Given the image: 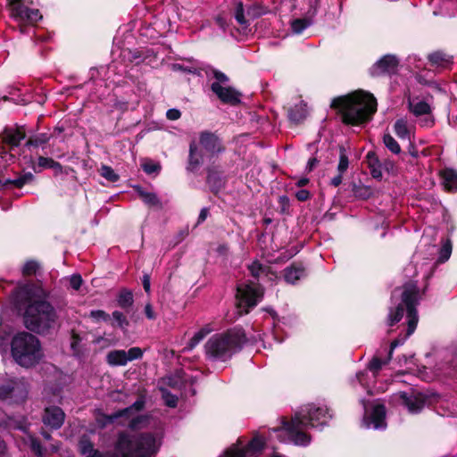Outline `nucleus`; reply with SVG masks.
<instances>
[{"instance_id": "f03ea898", "label": "nucleus", "mask_w": 457, "mask_h": 457, "mask_svg": "<svg viewBox=\"0 0 457 457\" xmlns=\"http://www.w3.org/2000/svg\"><path fill=\"white\" fill-rule=\"evenodd\" d=\"M79 446L85 457H151L159 448L157 440L153 435H131L129 433L119 435L115 450L112 453L101 454L86 438L79 441Z\"/></svg>"}, {"instance_id": "de8ad7c7", "label": "nucleus", "mask_w": 457, "mask_h": 457, "mask_svg": "<svg viewBox=\"0 0 457 457\" xmlns=\"http://www.w3.org/2000/svg\"><path fill=\"white\" fill-rule=\"evenodd\" d=\"M49 140V137L46 134H39L31 137L28 140L27 145L29 146H39L46 144Z\"/></svg>"}, {"instance_id": "680f3d73", "label": "nucleus", "mask_w": 457, "mask_h": 457, "mask_svg": "<svg viewBox=\"0 0 457 457\" xmlns=\"http://www.w3.org/2000/svg\"><path fill=\"white\" fill-rule=\"evenodd\" d=\"M295 196L299 201H306L310 197V193L305 189H301L296 192Z\"/></svg>"}, {"instance_id": "c85d7f7f", "label": "nucleus", "mask_w": 457, "mask_h": 457, "mask_svg": "<svg viewBox=\"0 0 457 457\" xmlns=\"http://www.w3.org/2000/svg\"><path fill=\"white\" fill-rule=\"evenodd\" d=\"M304 276V270L297 266H290L284 270V278L287 283L295 284Z\"/></svg>"}, {"instance_id": "2eb2a0df", "label": "nucleus", "mask_w": 457, "mask_h": 457, "mask_svg": "<svg viewBox=\"0 0 457 457\" xmlns=\"http://www.w3.org/2000/svg\"><path fill=\"white\" fill-rule=\"evenodd\" d=\"M437 397L436 395H428L417 390H412L410 394L402 393V402L412 414L420 412L425 405L433 404Z\"/></svg>"}, {"instance_id": "f3484780", "label": "nucleus", "mask_w": 457, "mask_h": 457, "mask_svg": "<svg viewBox=\"0 0 457 457\" xmlns=\"http://www.w3.org/2000/svg\"><path fill=\"white\" fill-rule=\"evenodd\" d=\"M264 442L262 437H254L246 447L232 446L220 457H245L247 453H255L262 449Z\"/></svg>"}, {"instance_id": "37998d69", "label": "nucleus", "mask_w": 457, "mask_h": 457, "mask_svg": "<svg viewBox=\"0 0 457 457\" xmlns=\"http://www.w3.org/2000/svg\"><path fill=\"white\" fill-rule=\"evenodd\" d=\"M401 133H402V141H407L408 144H409V154L413 156V157H416L417 156V151H414V146L411 141V129H408L405 126H403L402 124V130H401Z\"/></svg>"}, {"instance_id": "5701e85b", "label": "nucleus", "mask_w": 457, "mask_h": 457, "mask_svg": "<svg viewBox=\"0 0 457 457\" xmlns=\"http://www.w3.org/2000/svg\"><path fill=\"white\" fill-rule=\"evenodd\" d=\"M3 141L12 146H17L25 138L22 128H6L2 133Z\"/></svg>"}, {"instance_id": "393cba45", "label": "nucleus", "mask_w": 457, "mask_h": 457, "mask_svg": "<svg viewBox=\"0 0 457 457\" xmlns=\"http://www.w3.org/2000/svg\"><path fill=\"white\" fill-rule=\"evenodd\" d=\"M399 299V294L397 292V289L394 290L391 296V303L392 306L390 307L389 312V325L393 326L395 322H397L399 320V315H400V302H398Z\"/></svg>"}, {"instance_id": "7c9ffc66", "label": "nucleus", "mask_w": 457, "mask_h": 457, "mask_svg": "<svg viewBox=\"0 0 457 457\" xmlns=\"http://www.w3.org/2000/svg\"><path fill=\"white\" fill-rule=\"evenodd\" d=\"M33 179V174L31 172H26L24 174L20 175L18 178L14 179L4 180L3 187H7L11 185L17 188H21L23 186L29 184Z\"/></svg>"}, {"instance_id": "49530a36", "label": "nucleus", "mask_w": 457, "mask_h": 457, "mask_svg": "<svg viewBox=\"0 0 457 457\" xmlns=\"http://www.w3.org/2000/svg\"><path fill=\"white\" fill-rule=\"evenodd\" d=\"M112 318L119 328L122 330H126L129 326V320L123 313L119 311H115L112 312Z\"/></svg>"}, {"instance_id": "774afa93", "label": "nucleus", "mask_w": 457, "mask_h": 457, "mask_svg": "<svg viewBox=\"0 0 457 457\" xmlns=\"http://www.w3.org/2000/svg\"><path fill=\"white\" fill-rule=\"evenodd\" d=\"M207 214H208L207 209H203L200 212L199 216H198V223L203 222L204 220H205V219L207 217Z\"/></svg>"}, {"instance_id": "72a5a7b5", "label": "nucleus", "mask_w": 457, "mask_h": 457, "mask_svg": "<svg viewBox=\"0 0 457 457\" xmlns=\"http://www.w3.org/2000/svg\"><path fill=\"white\" fill-rule=\"evenodd\" d=\"M407 372L413 373L414 375L420 377L421 379L425 381H431L435 378L436 375L428 372V368L426 366L419 367L415 363H411V367L407 368Z\"/></svg>"}, {"instance_id": "473e14b6", "label": "nucleus", "mask_w": 457, "mask_h": 457, "mask_svg": "<svg viewBox=\"0 0 457 457\" xmlns=\"http://www.w3.org/2000/svg\"><path fill=\"white\" fill-rule=\"evenodd\" d=\"M452 250L453 245L449 238H446L444 241H442V245L438 252V257L436 263L440 264L447 262L451 257Z\"/></svg>"}, {"instance_id": "8fccbe9b", "label": "nucleus", "mask_w": 457, "mask_h": 457, "mask_svg": "<svg viewBox=\"0 0 457 457\" xmlns=\"http://www.w3.org/2000/svg\"><path fill=\"white\" fill-rule=\"evenodd\" d=\"M162 398L166 405L172 408L176 407L178 403V397L176 395L170 394L167 390H162Z\"/></svg>"}, {"instance_id": "6e6d98bb", "label": "nucleus", "mask_w": 457, "mask_h": 457, "mask_svg": "<svg viewBox=\"0 0 457 457\" xmlns=\"http://www.w3.org/2000/svg\"><path fill=\"white\" fill-rule=\"evenodd\" d=\"M9 345H11L8 336L0 333V353L2 355L7 353Z\"/></svg>"}, {"instance_id": "39448f33", "label": "nucleus", "mask_w": 457, "mask_h": 457, "mask_svg": "<svg viewBox=\"0 0 457 457\" xmlns=\"http://www.w3.org/2000/svg\"><path fill=\"white\" fill-rule=\"evenodd\" d=\"M11 353L18 365L27 369L38 364L44 357L38 338L25 331L17 333L12 338Z\"/></svg>"}, {"instance_id": "338daca9", "label": "nucleus", "mask_w": 457, "mask_h": 457, "mask_svg": "<svg viewBox=\"0 0 457 457\" xmlns=\"http://www.w3.org/2000/svg\"><path fill=\"white\" fill-rule=\"evenodd\" d=\"M342 178L343 174L338 173L337 176L331 179V185H333L334 187H338L342 183Z\"/></svg>"}, {"instance_id": "1a4fd4ad", "label": "nucleus", "mask_w": 457, "mask_h": 457, "mask_svg": "<svg viewBox=\"0 0 457 457\" xmlns=\"http://www.w3.org/2000/svg\"><path fill=\"white\" fill-rule=\"evenodd\" d=\"M424 291L421 292L418 287L416 282L411 281L406 283L402 293V317L403 316V311L406 312V331L405 338L411 337L418 325L419 315L417 312V305L419 304Z\"/></svg>"}, {"instance_id": "e433bc0d", "label": "nucleus", "mask_w": 457, "mask_h": 457, "mask_svg": "<svg viewBox=\"0 0 457 457\" xmlns=\"http://www.w3.org/2000/svg\"><path fill=\"white\" fill-rule=\"evenodd\" d=\"M383 143L391 153L395 154H400V145L398 142L389 133L384 134Z\"/></svg>"}, {"instance_id": "69168bd1", "label": "nucleus", "mask_w": 457, "mask_h": 457, "mask_svg": "<svg viewBox=\"0 0 457 457\" xmlns=\"http://www.w3.org/2000/svg\"><path fill=\"white\" fill-rule=\"evenodd\" d=\"M142 283H143V287H144L145 291L146 293H149L150 292V276L147 274L144 275Z\"/></svg>"}, {"instance_id": "9b49d317", "label": "nucleus", "mask_w": 457, "mask_h": 457, "mask_svg": "<svg viewBox=\"0 0 457 457\" xmlns=\"http://www.w3.org/2000/svg\"><path fill=\"white\" fill-rule=\"evenodd\" d=\"M11 17L20 25H35L43 15L37 8L30 7L27 0H9Z\"/></svg>"}, {"instance_id": "ea45409f", "label": "nucleus", "mask_w": 457, "mask_h": 457, "mask_svg": "<svg viewBox=\"0 0 457 457\" xmlns=\"http://www.w3.org/2000/svg\"><path fill=\"white\" fill-rule=\"evenodd\" d=\"M268 270L269 266L262 265L259 262H253L249 266V270L255 278H259L262 275H268Z\"/></svg>"}, {"instance_id": "2f4dec72", "label": "nucleus", "mask_w": 457, "mask_h": 457, "mask_svg": "<svg viewBox=\"0 0 457 457\" xmlns=\"http://www.w3.org/2000/svg\"><path fill=\"white\" fill-rule=\"evenodd\" d=\"M212 328L210 325H206L203 327L199 331H197L188 342L186 349L193 350L208 334L212 331Z\"/></svg>"}, {"instance_id": "cd10ccee", "label": "nucleus", "mask_w": 457, "mask_h": 457, "mask_svg": "<svg viewBox=\"0 0 457 457\" xmlns=\"http://www.w3.org/2000/svg\"><path fill=\"white\" fill-rule=\"evenodd\" d=\"M307 115L306 104L300 103L288 111V117L295 123L301 122Z\"/></svg>"}, {"instance_id": "bf43d9fd", "label": "nucleus", "mask_w": 457, "mask_h": 457, "mask_svg": "<svg viewBox=\"0 0 457 457\" xmlns=\"http://www.w3.org/2000/svg\"><path fill=\"white\" fill-rule=\"evenodd\" d=\"M181 116V112L178 109H169L166 112V117L170 120H179Z\"/></svg>"}, {"instance_id": "dca6fc26", "label": "nucleus", "mask_w": 457, "mask_h": 457, "mask_svg": "<svg viewBox=\"0 0 457 457\" xmlns=\"http://www.w3.org/2000/svg\"><path fill=\"white\" fill-rule=\"evenodd\" d=\"M398 63L399 61L396 55L386 54L370 68V73L373 77L392 74L396 71Z\"/></svg>"}, {"instance_id": "ddd939ff", "label": "nucleus", "mask_w": 457, "mask_h": 457, "mask_svg": "<svg viewBox=\"0 0 457 457\" xmlns=\"http://www.w3.org/2000/svg\"><path fill=\"white\" fill-rule=\"evenodd\" d=\"M360 402L364 407V414L361 426L365 428H373L375 430H382L386 428V407L380 403H375L368 408L363 399Z\"/></svg>"}, {"instance_id": "58836bf2", "label": "nucleus", "mask_w": 457, "mask_h": 457, "mask_svg": "<svg viewBox=\"0 0 457 457\" xmlns=\"http://www.w3.org/2000/svg\"><path fill=\"white\" fill-rule=\"evenodd\" d=\"M207 182L212 190H217L223 185L221 177L211 169L208 170Z\"/></svg>"}, {"instance_id": "20e7f679", "label": "nucleus", "mask_w": 457, "mask_h": 457, "mask_svg": "<svg viewBox=\"0 0 457 457\" xmlns=\"http://www.w3.org/2000/svg\"><path fill=\"white\" fill-rule=\"evenodd\" d=\"M377 99L364 90L333 99L331 106L342 114L343 121L351 125H362L369 122L377 112Z\"/></svg>"}, {"instance_id": "a211bd4d", "label": "nucleus", "mask_w": 457, "mask_h": 457, "mask_svg": "<svg viewBox=\"0 0 457 457\" xmlns=\"http://www.w3.org/2000/svg\"><path fill=\"white\" fill-rule=\"evenodd\" d=\"M144 405L145 402L142 399H138L131 406L118 411L111 415L99 414L96 417V421L101 427H105L109 424L114 423L118 419H122L123 416H130L134 410H138Z\"/></svg>"}, {"instance_id": "9d476101", "label": "nucleus", "mask_w": 457, "mask_h": 457, "mask_svg": "<svg viewBox=\"0 0 457 457\" xmlns=\"http://www.w3.org/2000/svg\"><path fill=\"white\" fill-rule=\"evenodd\" d=\"M263 295L262 287L259 284L245 283L237 287V309L240 314H246L250 309L257 305Z\"/></svg>"}, {"instance_id": "7ed1b4c3", "label": "nucleus", "mask_w": 457, "mask_h": 457, "mask_svg": "<svg viewBox=\"0 0 457 457\" xmlns=\"http://www.w3.org/2000/svg\"><path fill=\"white\" fill-rule=\"evenodd\" d=\"M331 417L327 407L307 405L301 408L291 421H283L282 428L274 429V432L285 431L289 442L295 445L306 446L311 442V436L307 430L324 427Z\"/></svg>"}, {"instance_id": "a19ab883", "label": "nucleus", "mask_w": 457, "mask_h": 457, "mask_svg": "<svg viewBox=\"0 0 457 457\" xmlns=\"http://www.w3.org/2000/svg\"><path fill=\"white\" fill-rule=\"evenodd\" d=\"M349 166V160L344 146L339 147V162L337 165V172L344 174Z\"/></svg>"}, {"instance_id": "0e129e2a", "label": "nucleus", "mask_w": 457, "mask_h": 457, "mask_svg": "<svg viewBox=\"0 0 457 457\" xmlns=\"http://www.w3.org/2000/svg\"><path fill=\"white\" fill-rule=\"evenodd\" d=\"M215 21H216V23L219 25V27L222 29H225L228 26V23H227V21L226 19L221 16V15H218L216 18H215Z\"/></svg>"}, {"instance_id": "c756f323", "label": "nucleus", "mask_w": 457, "mask_h": 457, "mask_svg": "<svg viewBox=\"0 0 457 457\" xmlns=\"http://www.w3.org/2000/svg\"><path fill=\"white\" fill-rule=\"evenodd\" d=\"M428 60L432 65L443 68L452 62V57L440 51L430 54L428 55Z\"/></svg>"}, {"instance_id": "4c0bfd02", "label": "nucleus", "mask_w": 457, "mask_h": 457, "mask_svg": "<svg viewBox=\"0 0 457 457\" xmlns=\"http://www.w3.org/2000/svg\"><path fill=\"white\" fill-rule=\"evenodd\" d=\"M133 303V295L130 291L123 289L120 292L118 296V304L121 308H127Z\"/></svg>"}, {"instance_id": "f257e3e1", "label": "nucleus", "mask_w": 457, "mask_h": 457, "mask_svg": "<svg viewBox=\"0 0 457 457\" xmlns=\"http://www.w3.org/2000/svg\"><path fill=\"white\" fill-rule=\"evenodd\" d=\"M13 303L23 312L24 324L30 331L46 333L55 325L56 312L40 287L30 284L19 287L13 293Z\"/></svg>"}, {"instance_id": "423d86ee", "label": "nucleus", "mask_w": 457, "mask_h": 457, "mask_svg": "<svg viewBox=\"0 0 457 457\" xmlns=\"http://www.w3.org/2000/svg\"><path fill=\"white\" fill-rule=\"evenodd\" d=\"M244 342L245 336L240 329L213 335L204 345L206 357L225 361L241 349Z\"/></svg>"}, {"instance_id": "4468645a", "label": "nucleus", "mask_w": 457, "mask_h": 457, "mask_svg": "<svg viewBox=\"0 0 457 457\" xmlns=\"http://www.w3.org/2000/svg\"><path fill=\"white\" fill-rule=\"evenodd\" d=\"M408 107L410 112L417 118L422 127L430 128L434 125L431 103L418 96H409Z\"/></svg>"}, {"instance_id": "6ab92c4d", "label": "nucleus", "mask_w": 457, "mask_h": 457, "mask_svg": "<svg viewBox=\"0 0 457 457\" xmlns=\"http://www.w3.org/2000/svg\"><path fill=\"white\" fill-rule=\"evenodd\" d=\"M211 88L223 103L237 104L240 102V94L235 88L228 85L222 86L218 83H212Z\"/></svg>"}, {"instance_id": "052dcab7", "label": "nucleus", "mask_w": 457, "mask_h": 457, "mask_svg": "<svg viewBox=\"0 0 457 457\" xmlns=\"http://www.w3.org/2000/svg\"><path fill=\"white\" fill-rule=\"evenodd\" d=\"M160 169V167L154 163H145L144 164V170L147 173V174H152L154 172H156L158 171Z\"/></svg>"}, {"instance_id": "3c124183", "label": "nucleus", "mask_w": 457, "mask_h": 457, "mask_svg": "<svg viewBox=\"0 0 457 457\" xmlns=\"http://www.w3.org/2000/svg\"><path fill=\"white\" fill-rule=\"evenodd\" d=\"M212 76L215 79V81L213 83H218L219 85H222V86L228 85V78L223 72L214 70V71H212Z\"/></svg>"}, {"instance_id": "e2e57ef3", "label": "nucleus", "mask_w": 457, "mask_h": 457, "mask_svg": "<svg viewBox=\"0 0 457 457\" xmlns=\"http://www.w3.org/2000/svg\"><path fill=\"white\" fill-rule=\"evenodd\" d=\"M145 314L149 320H154L156 315L153 310V307L150 303H147L145 307Z\"/></svg>"}, {"instance_id": "aec40b11", "label": "nucleus", "mask_w": 457, "mask_h": 457, "mask_svg": "<svg viewBox=\"0 0 457 457\" xmlns=\"http://www.w3.org/2000/svg\"><path fill=\"white\" fill-rule=\"evenodd\" d=\"M65 419L63 411L57 406L46 407L43 415V422L53 429L60 428Z\"/></svg>"}, {"instance_id": "4be33fe9", "label": "nucleus", "mask_w": 457, "mask_h": 457, "mask_svg": "<svg viewBox=\"0 0 457 457\" xmlns=\"http://www.w3.org/2000/svg\"><path fill=\"white\" fill-rule=\"evenodd\" d=\"M234 17L240 26V29L243 31H245L250 25L251 21L255 18V14L251 15L250 10H245L243 4L241 2H237L234 10Z\"/></svg>"}, {"instance_id": "f8f14e48", "label": "nucleus", "mask_w": 457, "mask_h": 457, "mask_svg": "<svg viewBox=\"0 0 457 457\" xmlns=\"http://www.w3.org/2000/svg\"><path fill=\"white\" fill-rule=\"evenodd\" d=\"M28 389L23 378H10L0 385V398L9 403H21L26 399Z\"/></svg>"}, {"instance_id": "6e6552de", "label": "nucleus", "mask_w": 457, "mask_h": 457, "mask_svg": "<svg viewBox=\"0 0 457 457\" xmlns=\"http://www.w3.org/2000/svg\"><path fill=\"white\" fill-rule=\"evenodd\" d=\"M398 339H394L391 342L387 356L385 359L375 355L368 363L365 370L356 373L354 380L352 381L353 386H355V383L359 384L369 395L385 391L384 386L377 385V378L382 367L391 360L393 352L398 346Z\"/></svg>"}, {"instance_id": "09e8293b", "label": "nucleus", "mask_w": 457, "mask_h": 457, "mask_svg": "<svg viewBox=\"0 0 457 457\" xmlns=\"http://www.w3.org/2000/svg\"><path fill=\"white\" fill-rule=\"evenodd\" d=\"M100 174L102 177L112 182L117 181L119 178L111 167L105 165L101 167Z\"/></svg>"}, {"instance_id": "603ef678", "label": "nucleus", "mask_w": 457, "mask_h": 457, "mask_svg": "<svg viewBox=\"0 0 457 457\" xmlns=\"http://www.w3.org/2000/svg\"><path fill=\"white\" fill-rule=\"evenodd\" d=\"M29 444L31 450L38 456H42L43 451L39 442L31 436H28Z\"/></svg>"}, {"instance_id": "0eeeda50", "label": "nucleus", "mask_w": 457, "mask_h": 457, "mask_svg": "<svg viewBox=\"0 0 457 457\" xmlns=\"http://www.w3.org/2000/svg\"><path fill=\"white\" fill-rule=\"evenodd\" d=\"M199 149L195 141L189 145L187 170L196 171L204 161V157L212 158L224 151V146L219 137L210 131H203L199 135Z\"/></svg>"}, {"instance_id": "f704fd0d", "label": "nucleus", "mask_w": 457, "mask_h": 457, "mask_svg": "<svg viewBox=\"0 0 457 457\" xmlns=\"http://www.w3.org/2000/svg\"><path fill=\"white\" fill-rule=\"evenodd\" d=\"M138 195L141 199L150 206H157L159 205V199L156 195L151 192L145 191L142 187L137 186L135 187Z\"/></svg>"}, {"instance_id": "4d7b16f0", "label": "nucleus", "mask_w": 457, "mask_h": 457, "mask_svg": "<svg viewBox=\"0 0 457 457\" xmlns=\"http://www.w3.org/2000/svg\"><path fill=\"white\" fill-rule=\"evenodd\" d=\"M90 317L96 320H103L106 321L109 320V314L102 310L92 311L90 312Z\"/></svg>"}, {"instance_id": "13d9d810", "label": "nucleus", "mask_w": 457, "mask_h": 457, "mask_svg": "<svg viewBox=\"0 0 457 457\" xmlns=\"http://www.w3.org/2000/svg\"><path fill=\"white\" fill-rule=\"evenodd\" d=\"M82 284V278H81V276L80 275H72L70 278V286L75 289V290H78L79 289L80 286Z\"/></svg>"}, {"instance_id": "b1692460", "label": "nucleus", "mask_w": 457, "mask_h": 457, "mask_svg": "<svg viewBox=\"0 0 457 457\" xmlns=\"http://www.w3.org/2000/svg\"><path fill=\"white\" fill-rule=\"evenodd\" d=\"M441 184L447 191L457 190V172L452 169H445L440 172Z\"/></svg>"}, {"instance_id": "412c9836", "label": "nucleus", "mask_w": 457, "mask_h": 457, "mask_svg": "<svg viewBox=\"0 0 457 457\" xmlns=\"http://www.w3.org/2000/svg\"><path fill=\"white\" fill-rule=\"evenodd\" d=\"M144 408L134 410L130 416H123L124 421L122 425H128L131 429H139L148 424L149 417L147 415L138 414V412Z\"/></svg>"}, {"instance_id": "5fc2aeb1", "label": "nucleus", "mask_w": 457, "mask_h": 457, "mask_svg": "<svg viewBox=\"0 0 457 457\" xmlns=\"http://www.w3.org/2000/svg\"><path fill=\"white\" fill-rule=\"evenodd\" d=\"M80 341H81V338L79 337V336L76 333H72L71 347L73 351V353L76 355L79 354L80 352V347H79Z\"/></svg>"}, {"instance_id": "79ce46f5", "label": "nucleus", "mask_w": 457, "mask_h": 457, "mask_svg": "<svg viewBox=\"0 0 457 457\" xmlns=\"http://www.w3.org/2000/svg\"><path fill=\"white\" fill-rule=\"evenodd\" d=\"M352 191L355 197H358L361 199L369 198L370 195H371L370 188L366 186H363V185L353 184Z\"/></svg>"}, {"instance_id": "a878e982", "label": "nucleus", "mask_w": 457, "mask_h": 457, "mask_svg": "<svg viewBox=\"0 0 457 457\" xmlns=\"http://www.w3.org/2000/svg\"><path fill=\"white\" fill-rule=\"evenodd\" d=\"M107 362L112 366H124L128 363L126 351L113 350L107 354Z\"/></svg>"}, {"instance_id": "bb28decb", "label": "nucleus", "mask_w": 457, "mask_h": 457, "mask_svg": "<svg viewBox=\"0 0 457 457\" xmlns=\"http://www.w3.org/2000/svg\"><path fill=\"white\" fill-rule=\"evenodd\" d=\"M368 167L373 178L380 179L382 177L381 165L375 153L369 152L366 156Z\"/></svg>"}, {"instance_id": "864d4df0", "label": "nucleus", "mask_w": 457, "mask_h": 457, "mask_svg": "<svg viewBox=\"0 0 457 457\" xmlns=\"http://www.w3.org/2000/svg\"><path fill=\"white\" fill-rule=\"evenodd\" d=\"M143 354L141 348L139 347H132L128 352H126L127 361H130L133 360L139 359Z\"/></svg>"}, {"instance_id": "a18cd8bd", "label": "nucleus", "mask_w": 457, "mask_h": 457, "mask_svg": "<svg viewBox=\"0 0 457 457\" xmlns=\"http://www.w3.org/2000/svg\"><path fill=\"white\" fill-rule=\"evenodd\" d=\"M39 264L36 261H27L22 267V274L24 276H31L37 273Z\"/></svg>"}, {"instance_id": "c9c22d12", "label": "nucleus", "mask_w": 457, "mask_h": 457, "mask_svg": "<svg viewBox=\"0 0 457 457\" xmlns=\"http://www.w3.org/2000/svg\"><path fill=\"white\" fill-rule=\"evenodd\" d=\"M37 165L41 169H52L55 172L62 171V165L59 162L54 161L52 158L40 156L38 158Z\"/></svg>"}, {"instance_id": "c03bdc74", "label": "nucleus", "mask_w": 457, "mask_h": 457, "mask_svg": "<svg viewBox=\"0 0 457 457\" xmlns=\"http://www.w3.org/2000/svg\"><path fill=\"white\" fill-rule=\"evenodd\" d=\"M309 26L310 21L307 19H295L291 22V28L295 34L302 33Z\"/></svg>"}]
</instances>
